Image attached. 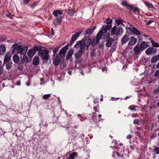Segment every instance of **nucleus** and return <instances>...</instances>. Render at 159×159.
<instances>
[{
    "mask_svg": "<svg viewBox=\"0 0 159 159\" xmlns=\"http://www.w3.org/2000/svg\"><path fill=\"white\" fill-rule=\"evenodd\" d=\"M13 49L12 50V54L20 53L21 55H24L26 53L27 50V46H22L19 44L14 43L12 46Z\"/></svg>",
    "mask_w": 159,
    "mask_h": 159,
    "instance_id": "nucleus-1",
    "label": "nucleus"
},
{
    "mask_svg": "<svg viewBox=\"0 0 159 159\" xmlns=\"http://www.w3.org/2000/svg\"><path fill=\"white\" fill-rule=\"evenodd\" d=\"M126 29L127 33L130 34H134V35L139 36L141 35L140 32L135 27L129 23L126 25Z\"/></svg>",
    "mask_w": 159,
    "mask_h": 159,
    "instance_id": "nucleus-2",
    "label": "nucleus"
},
{
    "mask_svg": "<svg viewBox=\"0 0 159 159\" xmlns=\"http://www.w3.org/2000/svg\"><path fill=\"white\" fill-rule=\"evenodd\" d=\"M123 29L121 27L117 28L116 26H114L111 29V35H121L123 33Z\"/></svg>",
    "mask_w": 159,
    "mask_h": 159,
    "instance_id": "nucleus-3",
    "label": "nucleus"
},
{
    "mask_svg": "<svg viewBox=\"0 0 159 159\" xmlns=\"http://www.w3.org/2000/svg\"><path fill=\"white\" fill-rule=\"evenodd\" d=\"M82 47H83L82 48L84 49V50H85L86 45L85 43H83L82 41H78L74 46L75 48L77 49L80 48V50H81Z\"/></svg>",
    "mask_w": 159,
    "mask_h": 159,
    "instance_id": "nucleus-4",
    "label": "nucleus"
},
{
    "mask_svg": "<svg viewBox=\"0 0 159 159\" xmlns=\"http://www.w3.org/2000/svg\"><path fill=\"white\" fill-rule=\"evenodd\" d=\"M157 52V49L152 47L148 48L145 51V53L147 55H149L151 54H155Z\"/></svg>",
    "mask_w": 159,
    "mask_h": 159,
    "instance_id": "nucleus-5",
    "label": "nucleus"
},
{
    "mask_svg": "<svg viewBox=\"0 0 159 159\" xmlns=\"http://www.w3.org/2000/svg\"><path fill=\"white\" fill-rule=\"evenodd\" d=\"M68 45H67L60 50L59 54L61 57H65V53L68 48Z\"/></svg>",
    "mask_w": 159,
    "mask_h": 159,
    "instance_id": "nucleus-6",
    "label": "nucleus"
},
{
    "mask_svg": "<svg viewBox=\"0 0 159 159\" xmlns=\"http://www.w3.org/2000/svg\"><path fill=\"white\" fill-rule=\"evenodd\" d=\"M134 53L136 55H138L142 51L140 45L137 44L136 45L134 48Z\"/></svg>",
    "mask_w": 159,
    "mask_h": 159,
    "instance_id": "nucleus-7",
    "label": "nucleus"
},
{
    "mask_svg": "<svg viewBox=\"0 0 159 159\" xmlns=\"http://www.w3.org/2000/svg\"><path fill=\"white\" fill-rule=\"evenodd\" d=\"M49 51L46 49L41 50L39 52V55L43 57L48 55Z\"/></svg>",
    "mask_w": 159,
    "mask_h": 159,
    "instance_id": "nucleus-8",
    "label": "nucleus"
},
{
    "mask_svg": "<svg viewBox=\"0 0 159 159\" xmlns=\"http://www.w3.org/2000/svg\"><path fill=\"white\" fill-rule=\"evenodd\" d=\"M137 42L136 38L133 36L130 37L129 41L128 43V45L129 46H134L136 44Z\"/></svg>",
    "mask_w": 159,
    "mask_h": 159,
    "instance_id": "nucleus-9",
    "label": "nucleus"
},
{
    "mask_svg": "<svg viewBox=\"0 0 159 159\" xmlns=\"http://www.w3.org/2000/svg\"><path fill=\"white\" fill-rule=\"evenodd\" d=\"M109 28L110 27L108 25H103L100 31V32L103 34L107 31Z\"/></svg>",
    "mask_w": 159,
    "mask_h": 159,
    "instance_id": "nucleus-10",
    "label": "nucleus"
},
{
    "mask_svg": "<svg viewBox=\"0 0 159 159\" xmlns=\"http://www.w3.org/2000/svg\"><path fill=\"white\" fill-rule=\"evenodd\" d=\"M60 60L59 57L57 55L53 56V62L54 64L56 66L58 65L59 64Z\"/></svg>",
    "mask_w": 159,
    "mask_h": 159,
    "instance_id": "nucleus-11",
    "label": "nucleus"
},
{
    "mask_svg": "<svg viewBox=\"0 0 159 159\" xmlns=\"http://www.w3.org/2000/svg\"><path fill=\"white\" fill-rule=\"evenodd\" d=\"M82 32V31H80L79 32H76L72 37L71 41L73 42L75 41L80 36V34Z\"/></svg>",
    "mask_w": 159,
    "mask_h": 159,
    "instance_id": "nucleus-12",
    "label": "nucleus"
},
{
    "mask_svg": "<svg viewBox=\"0 0 159 159\" xmlns=\"http://www.w3.org/2000/svg\"><path fill=\"white\" fill-rule=\"evenodd\" d=\"M142 51L144 50L148 47V43L145 41L142 42L140 46Z\"/></svg>",
    "mask_w": 159,
    "mask_h": 159,
    "instance_id": "nucleus-13",
    "label": "nucleus"
},
{
    "mask_svg": "<svg viewBox=\"0 0 159 159\" xmlns=\"http://www.w3.org/2000/svg\"><path fill=\"white\" fill-rule=\"evenodd\" d=\"M42 59L43 60V62L44 63H50L51 62V59L48 55L43 57H42Z\"/></svg>",
    "mask_w": 159,
    "mask_h": 159,
    "instance_id": "nucleus-14",
    "label": "nucleus"
},
{
    "mask_svg": "<svg viewBox=\"0 0 159 159\" xmlns=\"http://www.w3.org/2000/svg\"><path fill=\"white\" fill-rule=\"evenodd\" d=\"M113 40L114 39L112 38H108V39L107 40V42L106 44V46L108 47H111Z\"/></svg>",
    "mask_w": 159,
    "mask_h": 159,
    "instance_id": "nucleus-15",
    "label": "nucleus"
},
{
    "mask_svg": "<svg viewBox=\"0 0 159 159\" xmlns=\"http://www.w3.org/2000/svg\"><path fill=\"white\" fill-rule=\"evenodd\" d=\"M11 57V55L10 52L7 53L5 56L4 61L5 62H9Z\"/></svg>",
    "mask_w": 159,
    "mask_h": 159,
    "instance_id": "nucleus-16",
    "label": "nucleus"
},
{
    "mask_svg": "<svg viewBox=\"0 0 159 159\" xmlns=\"http://www.w3.org/2000/svg\"><path fill=\"white\" fill-rule=\"evenodd\" d=\"M82 47L81 50H79L78 52L76 53L75 54V57L76 58H78L80 57L82 54V53H83L85 51L84 50V49L82 48Z\"/></svg>",
    "mask_w": 159,
    "mask_h": 159,
    "instance_id": "nucleus-17",
    "label": "nucleus"
},
{
    "mask_svg": "<svg viewBox=\"0 0 159 159\" xmlns=\"http://www.w3.org/2000/svg\"><path fill=\"white\" fill-rule=\"evenodd\" d=\"M96 26H94L93 27H92L88 29L86 31V34H92L94 30L96 29Z\"/></svg>",
    "mask_w": 159,
    "mask_h": 159,
    "instance_id": "nucleus-18",
    "label": "nucleus"
},
{
    "mask_svg": "<svg viewBox=\"0 0 159 159\" xmlns=\"http://www.w3.org/2000/svg\"><path fill=\"white\" fill-rule=\"evenodd\" d=\"M39 57H34L33 61V64L37 66L39 64Z\"/></svg>",
    "mask_w": 159,
    "mask_h": 159,
    "instance_id": "nucleus-19",
    "label": "nucleus"
},
{
    "mask_svg": "<svg viewBox=\"0 0 159 159\" xmlns=\"http://www.w3.org/2000/svg\"><path fill=\"white\" fill-rule=\"evenodd\" d=\"M62 17L61 16H58L56 18L54 21V23L55 25H57L62 21Z\"/></svg>",
    "mask_w": 159,
    "mask_h": 159,
    "instance_id": "nucleus-20",
    "label": "nucleus"
},
{
    "mask_svg": "<svg viewBox=\"0 0 159 159\" xmlns=\"http://www.w3.org/2000/svg\"><path fill=\"white\" fill-rule=\"evenodd\" d=\"M52 14L54 16L57 17L58 15H62L63 14V12L61 10H57L54 11L53 12Z\"/></svg>",
    "mask_w": 159,
    "mask_h": 159,
    "instance_id": "nucleus-21",
    "label": "nucleus"
},
{
    "mask_svg": "<svg viewBox=\"0 0 159 159\" xmlns=\"http://www.w3.org/2000/svg\"><path fill=\"white\" fill-rule=\"evenodd\" d=\"M129 39V36L126 35H125L121 39V42L122 43V44L125 43Z\"/></svg>",
    "mask_w": 159,
    "mask_h": 159,
    "instance_id": "nucleus-22",
    "label": "nucleus"
},
{
    "mask_svg": "<svg viewBox=\"0 0 159 159\" xmlns=\"http://www.w3.org/2000/svg\"><path fill=\"white\" fill-rule=\"evenodd\" d=\"M21 61L23 64H26L28 62V58L27 56L25 55H24L23 58L21 59Z\"/></svg>",
    "mask_w": 159,
    "mask_h": 159,
    "instance_id": "nucleus-23",
    "label": "nucleus"
},
{
    "mask_svg": "<svg viewBox=\"0 0 159 159\" xmlns=\"http://www.w3.org/2000/svg\"><path fill=\"white\" fill-rule=\"evenodd\" d=\"M158 60H159V54L158 55L153 56L151 59V61L153 63L157 62Z\"/></svg>",
    "mask_w": 159,
    "mask_h": 159,
    "instance_id": "nucleus-24",
    "label": "nucleus"
},
{
    "mask_svg": "<svg viewBox=\"0 0 159 159\" xmlns=\"http://www.w3.org/2000/svg\"><path fill=\"white\" fill-rule=\"evenodd\" d=\"M6 48L4 45H0V55L3 54L5 52Z\"/></svg>",
    "mask_w": 159,
    "mask_h": 159,
    "instance_id": "nucleus-25",
    "label": "nucleus"
},
{
    "mask_svg": "<svg viewBox=\"0 0 159 159\" xmlns=\"http://www.w3.org/2000/svg\"><path fill=\"white\" fill-rule=\"evenodd\" d=\"M35 53L34 51L32 49H31L29 50L27 53L29 57H32L35 54Z\"/></svg>",
    "mask_w": 159,
    "mask_h": 159,
    "instance_id": "nucleus-26",
    "label": "nucleus"
},
{
    "mask_svg": "<svg viewBox=\"0 0 159 159\" xmlns=\"http://www.w3.org/2000/svg\"><path fill=\"white\" fill-rule=\"evenodd\" d=\"M91 42L92 41L91 39L89 38H86L83 43H85L86 46V45L87 47H88L91 43Z\"/></svg>",
    "mask_w": 159,
    "mask_h": 159,
    "instance_id": "nucleus-27",
    "label": "nucleus"
},
{
    "mask_svg": "<svg viewBox=\"0 0 159 159\" xmlns=\"http://www.w3.org/2000/svg\"><path fill=\"white\" fill-rule=\"evenodd\" d=\"M19 58L17 55L15 54L13 56V60L15 63H18L19 61Z\"/></svg>",
    "mask_w": 159,
    "mask_h": 159,
    "instance_id": "nucleus-28",
    "label": "nucleus"
},
{
    "mask_svg": "<svg viewBox=\"0 0 159 159\" xmlns=\"http://www.w3.org/2000/svg\"><path fill=\"white\" fill-rule=\"evenodd\" d=\"M77 156V154L76 152H73L70 154L68 159H74L75 157Z\"/></svg>",
    "mask_w": 159,
    "mask_h": 159,
    "instance_id": "nucleus-29",
    "label": "nucleus"
},
{
    "mask_svg": "<svg viewBox=\"0 0 159 159\" xmlns=\"http://www.w3.org/2000/svg\"><path fill=\"white\" fill-rule=\"evenodd\" d=\"M73 53V51L70 50L68 52V53L66 56L67 60L69 59L71 57Z\"/></svg>",
    "mask_w": 159,
    "mask_h": 159,
    "instance_id": "nucleus-30",
    "label": "nucleus"
},
{
    "mask_svg": "<svg viewBox=\"0 0 159 159\" xmlns=\"http://www.w3.org/2000/svg\"><path fill=\"white\" fill-rule=\"evenodd\" d=\"M121 4L123 6H125L127 9H129L131 6L126 1H123L121 2Z\"/></svg>",
    "mask_w": 159,
    "mask_h": 159,
    "instance_id": "nucleus-31",
    "label": "nucleus"
},
{
    "mask_svg": "<svg viewBox=\"0 0 159 159\" xmlns=\"http://www.w3.org/2000/svg\"><path fill=\"white\" fill-rule=\"evenodd\" d=\"M129 9H130L131 10H132L134 12L136 11H138V12H139V9L137 7H134L131 6Z\"/></svg>",
    "mask_w": 159,
    "mask_h": 159,
    "instance_id": "nucleus-32",
    "label": "nucleus"
},
{
    "mask_svg": "<svg viewBox=\"0 0 159 159\" xmlns=\"http://www.w3.org/2000/svg\"><path fill=\"white\" fill-rule=\"evenodd\" d=\"M151 42L152 44V46L154 47H159V44L158 43L154 42L153 40H152L151 39H150Z\"/></svg>",
    "mask_w": 159,
    "mask_h": 159,
    "instance_id": "nucleus-33",
    "label": "nucleus"
},
{
    "mask_svg": "<svg viewBox=\"0 0 159 159\" xmlns=\"http://www.w3.org/2000/svg\"><path fill=\"white\" fill-rule=\"evenodd\" d=\"M7 64L6 65V68L7 70L10 69L12 66V62H6Z\"/></svg>",
    "mask_w": 159,
    "mask_h": 159,
    "instance_id": "nucleus-34",
    "label": "nucleus"
},
{
    "mask_svg": "<svg viewBox=\"0 0 159 159\" xmlns=\"http://www.w3.org/2000/svg\"><path fill=\"white\" fill-rule=\"evenodd\" d=\"M102 33L100 32V31L98 33L96 37V41L98 42L99 41L102 37Z\"/></svg>",
    "mask_w": 159,
    "mask_h": 159,
    "instance_id": "nucleus-35",
    "label": "nucleus"
},
{
    "mask_svg": "<svg viewBox=\"0 0 159 159\" xmlns=\"http://www.w3.org/2000/svg\"><path fill=\"white\" fill-rule=\"evenodd\" d=\"M116 22L118 25H120L121 24L122 25H124L125 26V25L122 23L123 21V20L121 19H116Z\"/></svg>",
    "mask_w": 159,
    "mask_h": 159,
    "instance_id": "nucleus-36",
    "label": "nucleus"
},
{
    "mask_svg": "<svg viewBox=\"0 0 159 159\" xmlns=\"http://www.w3.org/2000/svg\"><path fill=\"white\" fill-rule=\"evenodd\" d=\"M144 4L146 5V6L148 8H151L152 7H153V5L152 4H151L150 2L148 1H146L144 2Z\"/></svg>",
    "mask_w": 159,
    "mask_h": 159,
    "instance_id": "nucleus-37",
    "label": "nucleus"
},
{
    "mask_svg": "<svg viewBox=\"0 0 159 159\" xmlns=\"http://www.w3.org/2000/svg\"><path fill=\"white\" fill-rule=\"evenodd\" d=\"M75 11L74 10L70 9L67 12V13L70 16H72L74 15Z\"/></svg>",
    "mask_w": 159,
    "mask_h": 159,
    "instance_id": "nucleus-38",
    "label": "nucleus"
},
{
    "mask_svg": "<svg viewBox=\"0 0 159 159\" xmlns=\"http://www.w3.org/2000/svg\"><path fill=\"white\" fill-rule=\"evenodd\" d=\"M4 70L2 66V62L0 61V75L4 73Z\"/></svg>",
    "mask_w": 159,
    "mask_h": 159,
    "instance_id": "nucleus-39",
    "label": "nucleus"
},
{
    "mask_svg": "<svg viewBox=\"0 0 159 159\" xmlns=\"http://www.w3.org/2000/svg\"><path fill=\"white\" fill-rule=\"evenodd\" d=\"M136 107H138L137 106L134 105H132L131 106H129L128 108L129 110H131V111H136V110L135 109L136 108Z\"/></svg>",
    "mask_w": 159,
    "mask_h": 159,
    "instance_id": "nucleus-40",
    "label": "nucleus"
},
{
    "mask_svg": "<svg viewBox=\"0 0 159 159\" xmlns=\"http://www.w3.org/2000/svg\"><path fill=\"white\" fill-rule=\"evenodd\" d=\"M61 47V46H59L57 47H56L53 50V52L54 53L53 56H54L56 55V54L57 52L59 49V48Z\"/></svg>",
    "mask_w": 159,
    "mask_h": 159,
    "instance_id": "nucleus-41",
    "label": "nucleus"
},
{
    "mask_svg": "<svg viewBox=\"0 0 159 159\" xmlns=\"http://www.w3.org/2000/svg\"><path fill=\"white\" fill-rule=\"evenodd\" d=\"M51 96L50 94H45L42 97V98L44 100H46Z\"/></svg>",
    "mask_w": 159,
    "mask_h": 159,
    "instance_id": "nucleus-42",
    "label": "nucleus"
},
{
    "mask_svg": "<svg viewBox=\"0 0 159 159\" xmlns=\"http://www.w3.org/2000/svg\"><path fill=\"white\" fill-rule=\"evenodd\" d=\"M154 152L155 154H159V147L156 148L154 149Z\"/></svg>",
    "mask_w": 159,
    "mask_h": 159,
    "instance_id": "nucleus-43",
    "label": "nucleus"
},
{
    "mask_svg": "<svg viewBox=\"0 0 159 159\" xmlns=\"http://www.w3.org/2000/svg\"><path fill=\"white\" fill-rule=\"evenodd\" d=\"M32 49H33L34 51L35 52L36 51H38L40 49V47H39L37 46H34L33 47Z\"/></svg>",
    "mask_w": 159,
    "mask_h": 159,
    "instance_id": "nucleus-44",
    "label": "nucleus"
},
{
    "mask_svg": "<svg viewBox=\"0 0 159 159\" xmlns=\"http://www.w3.org/2000/svg\"><path fill=\"white\" fill-rule=\"evenodd\" d=\"M133 123L134 124L139 125L140 124L139 120L138 119H136L134 120Z\"/></svg>",
    "mask_w": 159,
    "mask_h": 159,
    "instance_id": "nucleus-45",
    "label": "nucleus"
},
{
    "mask_svg": "<svg viewBox=\"0 0 159 159\" xmlns=\"http://www.w3.org/2000/svg\"><path fill=\"white\" fill-rule=\"evenodd\" d=\"M112 20L111 19L108 18L106 20V23L107 24H111L112 23Z\"/></svg>",
    "mask_w": 159,
    "mask_h": 159,
    "instance_id": "nucleus-46",
    "label": "nucleus"
},
{
    "mask_svg": "<svg viewBox=\"0 0 159 159\" xmlns=\"http://www.w3.org/2000/svg\"><path fill=\"white\" fill-rule=\"evenodd\" d=\"M154 76L156 77L159 76V69L155 72Z\"/></svg>",
    "mask_w": 159,
    "mask_h": 159,
    "instance_id": "nucleus-47",
    "label": "nucleus"
},
{
    "mask_svg": "<svg viewBox=\"0 0 159 159\" xmlns=\"http://www.w3.org/2000/svg\"><path fill=\"white\" fill-rule=\"evenodd\" d=\"M116 49V46H113V45L111 48V51L112 52H114L115 51Z\"/></svg>",
    "mask_w": 159,
    "mask_h": 159,
    "instance_id": "nucleus-48",
    "label": "nucleus"
},
{
    "mask_svg": "<svg viewBox=\"0 0 159 159\" xmlns=\"http://www.w3.org/2000/svg\"><path fill=\"white\" fill-rule=\"evenodd\" d=\"M6 39L5 37L1 36L0 37V41H4Z\"/></svg>",
    "mask_w": 159,
    "mask_h": 159,
    "instance_id": "nucleus-49",
    "label": "nucleus"
},
{
    "mask_svg": "<svg viewBox=\"0 0 159 159\" xmlns=\"http://www.w3.org/2000/svg\"><path fill=\"white\" fill-rule=\"evenodd\" d=\"M138 116L139 114L138 113H133L132 115V116L133 117H138Z\"/></svg>",
    "mask_w": 159,
    "mask_h": 159,
    "instance_id": "nucleus-50",
    "label": "nucleus"
},
{
    "mask_svg": "<svg viewBox=\"0 0 159 159\" xmlns=\"http://www.w3.org/2000/svg\"><path fill=\"white\" fill-rule=\"evenodd\" d=\"M6 16H7L8 17H9L10 18H12V16L9 13H7L6 14Z\"/></svg>",
    "mask_w": 159,
    "mask_h": 159,
    "instance_id": "nucleus-51",
    "label": "nucleus"
},
{
    "mask_svg": "<svg viewBox=\"0 0 159 159\" xmlns=\"http://www.w3.org/2000/svg\"><path fill=\"white\" fill-rule=\"evenodd\" d=\"M132 137V136L131 135L129 134L127 136V139H130Z\"/></svg>",
    "mask_w": 159,
    "mask_h": 159,
    "instance_id": "nucleus-52",
    "label": "nucleus"
},
{
    "mask_svg": "<svg viewBox=\"0 0 159 159\" xmlns=\"http://www.w3.org/2000/svg\"><path fill=\"white\" fill-rule=\"evenodd\" d=\"M159 92V87H158L157 89H156L154 90V92L155 93H158Z\"/></svg>",
    "mask_w": 159,
    "mask_h": 159,
    "instance_id": "nucleus-53",
    "label": "nucleus"
},
{
    "mask_svg": "<svg viewBox=\"0 0 159 159\" xmlns=\"http://www.w3.org/2000/svg\"><path fill=\"white\" fill-rule=\"evenodd\" d=\"M129 147L132 150H133L134 148V146L132 145H130L129 146Z\"/></svg>",
    "mask_w": 159,
    "mask_h": 159,
    "instance_id": "nucleus-54",
    "label": "nucleus"
},
{
    "mask_svg": "<svg viewBox=\"0 0 159 159\" xmlns=\"http://www.w3.org/2000/svg\"><path fill=\"white\" fill-rule=\"evenodd\" d=\"M21 84V82L20 81L18 80V81L16 83V85H20Z\"/></svg>",
    "mask_w": 159,
    "mask_h": 159,
    "instance_id": "nucleus-55",
    "label": "nucleus"
},
{
    "mask_svg": "<svg viewBox=\"0 0 159 159\" xmlns=\"http://www.w3.org/2000/svg\"><path fill=\"white\" fill-rule=\"evenodd\" d=\"M26 84L27 86H29L30 85V80L29 79V80H28V82L26 83Z\"/></svg>",
    "mask_w": 159,
    "mask_h": 159,
    "instance_id": "nucleus-56",
    "label": "nucleus"
},
{
    "mask_svg": "<svg viewBox=\"0 0 159 159\" xmlns=\"http://www.w3.org/2000/svg\"><path fill=\"white\" fill-rule=\"evenodd\" d=\"M153 21L152 20H150L148 21L147 22V25H149L151 23H152V22H153Z\"/></svg>",
    "mask_w": 159,
    "mask_h": 159,
    "instance_id": "nucleus-57",
    "label": "nucleus"
},
{
    "mask_svg": "<svg viewBox=\"0 0 159 159\" xmlns=\"http://www.w3.org/2000/svg\"><path fill=\"white\" fill-rule=\"evenodd\" d=\"M116 154L118 157H120V154L119 152H116Z\"/></svg>",
    "mask_w": 159,
    "mask_h": 159,
    "instance_id": "nucleus-58",
    "label": "nucleus"
},
{
    "mask_svg": "<svg viewBox=\"0 0 159 159\" xmlns=\"http://www.w3.org/2000/svg\"><path fill=\"white\" fill-rule=\"evenodd\" d=\"M68 73L69 75H71L72 72L70 70L68 72Z\"/></svg>",
    "mask_w": 159,
    "mask_h": 159,
    "instance_id": "nucleus-59",
    "label": "nucleus"
},
{
    "mask_svg": "<svg viewBox=\"0 0 159 159\" xmlns=\"http://www.w3.org/2000/svg\"><path fill=\"white\" fill-rule=\"evenodd\" d=\"M107 67L103 68L102 69V70L103 71H104L105 70H107Z\"/></svg>",
    "mask_w": 159,
    "mask_h": 159,
    "instance_id": "nucleus-60",
    "label": "nucleus"
},
{
    "mask_svg": "<svg viewBox=\"0 0 159 159\" xmlns=\"http://www.w3.org/2000/svg\"><path fill=\"white\" fill-rule=\"evenodd\" d=\"M157 68H159V62L156 65Z\"/></svg>",
    "mask_w": 159,
    "mask_h": 159,
    "instance_id": "nucleus-61",
    "label": "nucleus"
},
{
    "mask_svg": "<svg viewBox=\"0 0 159 159\" xmlns=\"http://www.w3.org/2000/svg\"><path fill=\"white\" fill-rule=\"evenodd\" d=\"M102 116V115L101 114H99L98 116V117L99 119H100Z\"/></svg>",
    "mask_w": 159,
    "mask_h": 159,
    "instance_id": "nucleus-62",
    "label": "nucleus"
},
{
    "mask_svg": "<svg viewBox=\"0 0 159 159\" xmlns=\"http://www.w3.org/2000/svg\"><path fill=\"white\" fill-rule=\"evenodd\" d=\"M144 37L146 38H148V37H149V36L148 35H144Z\"/></svg>",
    "mask_w": 159,
    "mask_h": 159,
    "instance_id": "nucleus-63",
    "label": "nucleus"
},
{
    "mask_svg": "<svg viewBox=\"0 0 159 159\" xmlns=\"http://www.w3.org/2000/svg\"><path fill=\"white\" fill-rule=\"evenodd\" d=\"M151 7L153 9L155 10H156V9L153 6L152 7Z\"/></svg>",
    "mask_w": 159,
    "mask_h": 159,
    "instance_id": "nucleus-64",
    "label": "nucleus"
}]
</instances>
